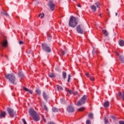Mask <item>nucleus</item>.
<instances>
[{
  "instance_id": "nucleus-4",
  "label": "nucleus",
  "mask_w": 124,
  "mask_h": 124,
  "mask_svg": "<svg viewBox=\"0 0 124 124\" xmlns=\"http://www.w3.org/2000/svg\"><path fill=\"white\" fill-rule=\"evenodd\" d=\"M87 95H83L81 99L78 102L77 105L78 106H80V105H83V104H85V103H86V99H87Z\"/></svg>"
},
{
  "instance_id": "nucleus-34",
  "label": "nucleus",
  "mask_w": 124,
  "mask_h": 124,
  "mask_svg": "<svg viewBox=\"0 0 124 124\" xmlns=\"http://www.w3.org/2000/svg\"><path fill=\"white\" fill-rule=\"evenodd\" d=\"M22 122L24 124H27V122H26V120L25 119H22Z\"/></svg>"
},
{
  "instance_id": "nucleus-2",
  "label": "nucleus",
  "mask_w": 124,
  "mask_h": 124,
  "mask_svg": "<svg viewBox=\"0 0 124 124\" xmlns=\"http://www.w3.org/2000/svg\"><path fill=\"white\" fill-rule=\"evenodd\" d=\"M5 77L13 85H16L17 84V79H16V77L14 74H8L5 76Z\"/></svg>"
},
{
  "instance_id": "nucleus-39",
  "label": "nucleus",
  "mask_w": 124,
  "mask_h": 124,
  "mask_svg": "<svg viewBox=\"0 0 124 124\" xmlns=\"http://www.w3.org/2000/svg\"><path fill=\"white\" fill-rule=\"evenodd\" d=\"M42 118L43 121H44L45 123H46V120L44 119V116L42 115Z\"/></svg>"
},
{
  "instance_id": "nucleus-22",
  "label": "nucleus",
  "mask_w": 124,
  "mask_h": 124,
  "mask_svg": "<svg viewBox=\"0 0 124 124\" xmlns=\"http://www.w3.org/2000/svg\"><path fill=\"white\" fill-rule=\"evenodd\" d=\"M48 76L50 78H54V77H55V74H54L53 73H50L48 74Z\"/></svg>"
},
{
  "instance_id": "nucleus-21",
  "label": "nucleus",
  "mask_w": 124,
  "mask_h": 124,
  "mask_svg": "<svg viewBox=\"0 0 124 124\" xmlns=\"http://www.w3.org/2000/svg\"><path fill=\"white\" fill-rule=\"evenodd\" d=\"M62 77L63 79H65V78H66V72H62Z\"/></svg>"
},
{
  "instance_id": "nucleus-1",
  "label": "nucleus",
  "mask_w": 124,
  "mask_h": 124,
  "mask_svg": "<svg viewBox=\"0 0 124 124\" xmlns=\"http://www.w3.org/2000/svg\"><path fill=\"white\" fill-rule=\"evenodd\" d=\"M29 114L31 116L33 121L35 122H38L40 121V117H39V114L32 108H31L29 110Z\"/></svg>"
},
{
  "instance_id": "nucleus-24",
  "label": "nucleus",
  "mask_w": 124,
  "mask_h": 124,
  "mask_svg": "<svg viewBox=\"0 0 124 124\" xmlns=\"http://www.w3.org/2000/svg\"><path fill=\"white\" fill-rule=\"evenodd\" d=\"M84 110H85V108L82 107V108H78V111H79V112H81L82 111H84Z\"/></svg>"
},
{
  "instance_id": "nucleus-13",
  "label": "nucleus",
  "mask_w": 124,
  "mask_h": 124,
  "mask_svg": "<svg viewBox=\"0 0 124 124\" xmlns=\"http://www.w3.org/2000/svg\"><path fill=\"white\" fill-rule=\"evenodd\" d=\"M91 8L92 10H93V12H95V11H96V6H95V5H92L91 6Z\"/></svg>"
},
{
  "instance_id": "nucleus-26",
  "label": "nucleus",
  "mask_w": 124,
  "mask_h": 124,
  "mask_svg": "<svg viewBox=\"0 0 124 124\" xmlns=\"http://www.w3.org/2000/svg\"><path fill=\"white\" fill-rule=\"evenodd\" d=\"M51 38H52V37L51 36V35L48 33H47V39L48 40H50Z\"/></svg>"
},
{
  "instance_id": "nucleus-9",
  "label": "nucleus",
  "mask_w": 124,
  "mask_h": 124,
  "mask_svg": "<svg viewBox=\"0 0 124 124\" xmlns=\"http://www.w3.org/2000/svg\"><path fill=\"white\" fill-rule=\"evenodd\" d=\"M48 5L50 7V10H52V11H54V8L55 7V4L53 3L52 1H49Z\"/></svg>"
},
{
  "instance_id": "nucleus-48",
  "label": "nucleus",
  "mask_w": 124,
  "mask_h": 124,
  "mask_svg": "<svg viewBox=\"0 0 124 124\" xmlns=\"http://www.w3.org/2000/svg\"><path fill=\"white\" fill-rule=\"evenodd\" d=\"M115 14H116V16H118V13H116Z\"/></svg>"
},
{
  "instance_id": "nucleus-6",
  "label": "nucleus",
  "mask_w": 124,
  "mask_h": 124,
  "mask_svg": "<svg viewBox=\"0 0 124 124\" xmlns=\"http://www.w3.org/2000/svg\"><path fill=\"white\" fill-rule=\"evenodd\" d=\"M116 54L119 57V59L121 62L124 63V57L123 56L122 52L116 51Z\"/></svg>"
},
{
  "instance_id": "nucleus-35",
  "label": "nucleus",
  "mask_w": 124,
  "mask_h": 124,
  "mask_svg": "<svg viewBox=\"0 0 124 124\" xmlns=\"http://www.w3.org/2000/svg\"><path fill=\"white\" fill-rule=\"evenodd\" d=\"M44 108L46 111H48V108H47V106L46 105H44Z\"/></svg>"
},
{
  "instance_id": "nucleus-5",
  "label": "nucleus",
  "mask_w": 124,
  "mask_h": 124,
  "mask_svg": "<svg viewBox=\"0 0 124 124\" xmlns=\"http://www.w3.org/2000/svg\"><path fill=\"white\" fill-rule=\"evenodd\" d=\"M7 111L11 117H16V112L14 111V110H13V109L9 108H7Z\"/></svg>"
},
{
  "instance_id": "nucleus-33",
  "label": "nucleus",
  "mask_w": 124,
  "mask_h": 124,
  "mask_svg": "<svg viewBox=\"0 0 124 124\" xmlns=\"http://www.w3.org/2000/svg\"><path fill=\"white\" fill-rule=\"evenodd\" d=\"M90 80L92 81H94V77H91L90 78Z\"/></svg>"
},
{
  "instance_id": "nucleus-47",
  "label": "nucleus",
  "mask_w": 124,
  "mask_h": 124,
  "mask_svg": "<svg viewBox=\"0 0 124 124\" xmlns=\"http://www.w3.org/2000/svg\"><path fill=\"white\" fill-rule=\"evenodd\" d=\"M86 76H87V77H89V76H90V75L89 74V73L86 74Z\"/></svg>"
},
{
  "instance_id": "nucleus-36",
  "label": "nucleus",
  "mask_w": 124,
  "mask_h": 124,
  "mask_svg": "<svg viewBox=\"0 0 124 124\" xmlns=\"http://www.w3.org/2000/svg\"><path fill=\"white\" fill-rule=\"evenodd\" d=\"M86 124H91V121L87 120L86 121Z\"/></svg>"
},
{
  "instance_id": "nucleus-43",
  "label": "nucleus",
  "mask_w": 124,
  "mask_h": 124,
  "mask_svg": "<svg viewBox=\"0 0 124 124\" xmlns=\"http://www.w3.org/2000/svg\"><path fill=\"white\" fill-rule=\"evenodd\" d=\"M61 53H62V55H64L65 54V53L64 52V51H63V50H62V51H61Z\"/></svg>"
},
{
  "instance_id": "nucleus-3",
  "label": "nucleus",
  "mask_w": 124,
  "mask_h": 124,
  "mask_svg": "<svg viewBox=\"0 0 124 124\" xmlns=\"http://www.w3.org/2000/svg\"><path fill=\"white\" fill-rule=\"evenodd\" d=\"M69 26L71 28H75L77 26V19L73 16H71L70 18L69 22Z\"/></svg>"
},
{
  "instance_id": "nucleus-46",
  "label": "nucleus",
  "mask_w": 124,
  "mask_h": 124,
  "mask_svg": "<svg viewBox=\"0 0 124 124\" xmlns=\"http://www.w3.org/2000/svg\"><path fill=\"white\" fill-rule=\"evenodd\" d=\"M77 6H78V7H81V5H79V4H77Z\"/></svg>"
},
{
  "instance_id": "nucleus-45",
  "label": "nucleus",
  "mask_w": 124,
  "mask_h": 124,
  "mask_svg": "<svg viewBox=\"0 0 124 124\" xmlns=\"http://www.w3.org/2000/svg\"><path fill=\"white\" fill-rule=\"evenodd\" d=\"M4 13L5 16H8V14H7V13H6V12H5Z\"/></svg>"
},
{
  "instance_id": "nucleus-20",
  "label": "nucleus",
  "mask_w": 124,
  "mask_h": 124,
  "mask_svg": "<svg viewBox=\"0 0 124 124\" xmlns=\"http://www.w3.org/2000/svg\"><path fill=\"white\" fill-rule=\"evenodd\" d=\"M103 32L104 33V34L106 36H108V32H107V31L106 30H103Z\"/></svg>"
},
{
  "instance_id": "nucleus-40",
  "label": "nucleus",
  "mask_w": 124,
  "mask_h": 124,
  "mask_svg": "<svg viewBox=\"0 0 124 124\" xmlns=\"http://www.w3.org/2000/svg\"><path fill=\"white\" fill-rule=\"evenodd\" d=\"M108 123H109V122L108 121V120L106 119L105 121V124H108Z\"/></svg>"
},
{
  "instance_id": "nucleus-15",
  "label": "nucleus",
  "mask_w": 124,
  "mask_h": 124,
  "mask_svg": "<svg viewBox=\"0 0 124 124\" xmlns=\"http://www.w3.org/2000/svg\"><path fill=\"white\" fill-rule=\"evenodd\" d=\"M119 45L123 47L124 46V41L123 40H121L119 42Z\"/></svg>"
},
{
  "instance_id": "nucleus-7",
  "label": "nucleus",
  "mask_w": 124,
  "mask_h": 124,
  "mask_svg": "<svg viewBox=\"0 0 124 124\" xmlns=\"http://www.w3.org/2000/svg\"><path fill=\"white\" fill-rule=\"evenodd\" d=\"M42 49L44 50V51H45L46 52H51V48L48 46H47V44H42Z\"/></svg>"
},
{
  "instance_id": "nucleus-44",
  "label": "nucleus",
  "mask_w": 124,
  "mask_h": 124,
  "mask_svg": "<svg viewBox=\"0 0 124 124\" xmlns=\"http://www.w3.org/2000/svg\"><path fill=\"white\" fill-rule=\"evenodd\" d=\"M119 124H124V121H120Z\"/></svg>"
},
{
  "instance_id": "nucleus-49",
  "label": "nucleus",
  "mask_w": 124,
  "mask_h": 124,
  "mask_svg": "<svg viewBox=\"0 0 124 124\" xmlns=\"http://www.w3.org/2000/svg\"><path fill=\"white\" fill-rule=\"evenodd\" d=\"M74 0V1H76V0Z\"/></svg>"
},
{
  "instance_id": "nucleus-27",
  "label": "nucleus",
  "mask_w": 124,
  "mask_h": 124,
  "mask_svg": "<svg viewBox=\"0 0 124 124\" xmlns=\"http://www.w3.org/2000/svg\"><path fill=\"white\" fill-rule=\"evenodd\" d=\"M36 93H37V94H40V93H41V92L40 90H39V89H36Z\"/></svg>"
},
{
  "instance_id": "nucleus-38",
  "label": "nucleus",
  "mask_w": 124,
  "mask_h": 124,
  "mask_svg": "<svg viewBox=\"0 0 124 124\" xmlns=\"http://www.w3.org/2000/svg\"><path fill=\"white\" fill-rule=\"evenodd\" d=\"M29 93H31V94H32V91L29 89L28 91Z\"/></svg>"
},
{
  "instance_id": "nucleus-10",
  "label": "nucleus",
  "mask_w": 124,
  "mask_h": 124,
  "mask_svg": "<svg viewBox=\"0 0 124 124\" xmlns=\"http://www.w3.org/2000/svg\"><path fill=\"white\" fill-rule=\"evenodd\" d=\"M77 31L78 33H83V29H81L80 25H78L77 27Z\"/></svg>"
},
{
  "instance_id": "nucleus-8",
  "label": "nucleus",
  "mask_w": 124,
  "mask_h": 124,
  "mask_svg": "<svg viewBox=\"0 0 124 124\" xmlns=\"http://www.w3.org/2000/svg\"><path fill=\"white\" fill-rule=\"evenodd\" d=\"M74 107H73V106L71 105L68 106L67 108V111L68 113H73V112H74Z\"/></svg>"
},
{
  "instance_id": "nucleus-18",
  "label": "nucleus",
  "mask_w": 124,
  "mask_h": 124,
  "mask_svg": "<svg viewBox=\"0 0 124 124\" xmlns=\"http://www.w3.org/2000/svg\"><path fill=\"white\" fill-rule=\"evenodd\" d=\"M66 91L67 93H70V94H72L73 93V92H72V91L68 89H66Z\"/></svg>"
},
{
  "instance_id": "nucleus-28",
  "label": "nucleus",
  "mask_w": 124,
  "mask_h": 124,
  "mask_svg": "<svg viewBox=\"0 0 124 124\" xmlns=\"http://www.w3.org/2000/svg\"><path fill=\"white\" fill-rule=\"evenodd\" d=\"M52 111L53 112H58V108H53Z\"/></svg>"
},
{
  "instance_id": "nucleus-19",
  "label": "nucleus",
  "mask_w": 124,
  "mask_h": 124,
  "mask_svg": "<svg viewBox=\"0 0 124 124\" xmlns=\"http://www.w3.org/2000/svg\"><path fill=\"white\" fill-rule=\"evenodd\" d=\"M57 89L58 90V91H62L63 89L62 87V86L57 85Z\"/></svg>"
},
{
  "instance_id": "nucleus-30",
  "label": "nucleus",
  "mask_w": 124,
  "mask_h": 124,
  "mask_svg": "<svg viewBox=\"0 0 124 124\" xmlns=\"http://www.w3.org/2000/svg\"><path fill=\"white\" fill-rule=\"evenodd\" d=\"M61 102L62 103V104H64L65 103V102L64 101V100L61 99L60 100Z\"/></svg>"
},
{
  "instance_id": "nucleus-29",
  "label": "nucleus",
  "mask_w": 124,
  "mask_h": 124,
  "mask_svg": "<svg viewBox=\"0 0 124 124\" xmlns=\"http://www.w3.org/2000/svg\"><path fill=\"white\" fill-rule=\"evenodd\" d=\"M38 17H41V18H43V17H44V14H40L39 15H38Z\"/></svg>"
},
{
  "instance_id": "nucleus-11",
  "label": "nucleus",
  "mask_w": 124,
  "mask_h": 124,
  "mask_svg": "<svg viewBox=\"0 0 124 124\" xmlns=\"http://www.w3.org/2000/svg\"><path fill=\"white\" fill-rule=\"evenodd\" d=\"M5 116H6V112L1 111L0 114V119H2L3 118H5Z\"/></svg>"
},
{
  "instance_id": "nucleus-17",
  "label": "nucleus",
  "mask_w": 124,
  "mask_h": 124,
  "mask_svg": "<svg viewBox=\"0 0 124 124\" xmlns=\"http://www.w3.org/2000/svg\"><path fill=\"white\" fill-rule=\"evenodd\" d=\"M104 107L106 108L109 107V102H105L104 104Z\"/></svg>"
},
{
  "instance_id": "nucleus-12",
  "label": "nucleus",
  "mask_w": 124,
  "mask_h": 124,
  "mask_svg": "<svg viewBox=\"0 0 124 124\" xmlns=\"http://www.w3.org/2000/svg\"><path fill=\"white\" fill-rule=\"evenodd\" d=\"M7 44H8V43H7V41L6 40L4 41V42L2 41L0 43V45L1 46H3V47H6V46L7 45Z\"/></svg>"
},
{
  "instance_id": "nucleus-41",
  "label": "nucleus",
  "mask_w": 124,
  "mask_h": 124,
  "mask_svg": "<svg viewBox=\"0 0 124 124\" xmlns=\"http://www.w3.org/2000/svg\"><path fill=\"white\" fill-rule=\"evenodd\" d=\"M111 119H112L113 120H116V117L114 116H111Z\"/></svg>"
},
{
  "instance_id": "nucleus-37",
  "label": "nucleus",
  "mask_w": 124,
  "mask_h": 124,
  "mask_svg": "<svg viewBox=\"0 0 124 124\" xmlns=\"http://www.w3.org/2000/svg\"><path fill=\"white\" fill-rule=\"evenodd\" d=\"M23 89L24 90L26 91V92H28L29 91V90L28 88H26V87H23Z\"/></svg>"
},
{
  "instance_id": "nucleus-14",
  "label": "nucleus",
  "mask_w": 124,
  "mask_h": 124,
  "mask_svg": "<svg viewBox=\"0 0 124 124\" xmlns=\"http://www.w3.org/2000/svg\"><path fill=\"white\" fill-rule=\"evenodd\" d=\"M43 96L44 99H45V100H47L48 99V95H47L46 94V93L43 92Z\"/></svg>"
},
{
  "instance_id": "nucleus-42",
  "label": "nucleus",
  "mask_w": 124,
  "mask_h": 124,
  "mask_svg": "<svg viewBox=\"0 0 124 124\" xmlns=\"http://www.w3.org/2000/svg\"><path fill=\"white\" fill-rule=\"evenodd\" d=\"M19 44L20 45H22V44H24V42L23 41H19Z\"/></svg>"
},
{
  "instance_id": "nucleus-32",
  "label": "nucleus",
  "mask_w": 124,
  "mask_h": 124,
  "mask_svg": "<svg viewBox=\"0 0 124 124\" xmlns=\"http://www.w3.org/2000/svg\"><path fill=\"white\" fill-rule=\"evenodd\" d=\"M68 76V79L67 80V82H70V77L71 76L70 75V74H69Z\"/></svg>"
},
{
  "instance_id": "nucleus-16",
  "label": "nucleus",
  "mask_w": 124,
  "mask_h": 124,
  "mask_svg": "<svg viewBox=\"0 0 124 124\" xmlns=\"http://www.w3.org/2000/svg\"><path fill=\"white\" fill-rule=\"evenodd\" d=\"M18 75L21 78H24V74L22 72H19Z\"/></svg>"
},
{
  "instance_id": "nucleus-25",
  "label": "nucleus",
  "mask_w": 124,
  "mask_h": 124,
  "mask_svg": "<svg viewBox=\"0 0 124 124\" xmlns=\"http://www.w3.org/2000/svg\"><path fill=\"white\" fill-rule=\"evenodd\" d=\"M89 118H90L91 119H93V113H90L89 114Z\"/></svg>"
},
{
  "instance_id": "nucleus-23",
  "label": "nucleus",
  "mask_w": 124,
  "mask_h": 124,
  "mask_svg": "<svg viewBox=\"0 0 124 124\" xmlns=\"http://www.w3.org/2000/svg\"><path fill=\"white\" fill-rule=\"evenodd\" d=\"M95 5H96V7H97V8H99L100 7V3H99V2H97L95 3Z\"/></svg>"
},
{
  "instance_id": "nucleus-31",
  "label": "nucleus",
  "mask_w": 124,
  "mask_h": 124,
  "mask_svg": "<svg viewBox=\"0 0 124 124\" xmlns=\"http://www.w3.org/2000/svg\"><path fill=\"white\" fill-rule=\"evenodd\" d=\"M97 52H96V50H95V49H93V55H94V54H96Z\"/></svg>"
}]
</instances>
